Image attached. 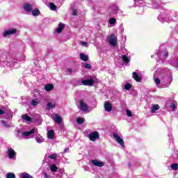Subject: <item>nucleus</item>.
I'll use <instances>...</instances> for the list:
<instances>
[{
	"label": "nucleus",
	"instance_id": "1",
	"mask_svg": "<svg viewBox=\"0 0 178 178\" xmlns=\"http://www.w3.org/2000/svg\"><path fill=\"white\" fill-rule=\"evenodd\" d=\"M16 137L19 138V140H23V138H27L31 134H34V133H37V129H32L31 131L22 132L20 130L16 131Z\"/></svg>",
	"mask_w": 178,
	"mask_h": 178
},
{
	"label": "nucleus",
	"instance_id": "2",
	"mask_svg": "<svg viewBox=\"0 0 178 178\" xmlns=\"http://www.w3.org/2000/svg\"><path fill=\"white\" fill-rule=\"evenodd\" d=\"M22 8L26 13H31V12H33V9H34V6L32 3L26 2L23 4Z\"/></svg>",
	"mask_w": 178,
	"mask_h": 178
},
{
	"label": "nucleus",
	"instance_id": "3",
	"mask_svg": "<svg viewBox=\"0 0 178 178\" xmlns=\"http://www.w3.org/2000/svg\"><path fill=\"white\" fill-rule=\"evenodd\" d=\"M108 41L112 47H115L118 42V38L115 35V34H111L110 36L108 37Z\"/></svg>",
	"mask_w": 178,
	"mask_h": 178
},
{
	"label": "nucleus",
	"instance_id": "4",
	"mask_svg": "<svg viewBox=\"0 0 178 178\" xmlns=\"http://www.w3.org/2000/svg\"><path fill=\"white\" fill-rule=\"evenodd\" d=\"M168 19H169V14L165 12L161 13L158 16V20H159V22H168Z\"/></svg>",
	"mask_w": 178,
	"mask_h": 178
},
{
	"label": "nucleus",
	"instance_id": "5",
	"mask_svg": "<svg viewBox=\"0 0 178 178\" xmlns=\"http://www.w3.org/2000/svg\"><path fill=\"white\" fill-rule=\"evenodd\" d=\"M88 137L90 141H95L96 140H98V138H99V133H98V131L91 132L90 134H89Z\"/></svg>",
	"mask_w": 178,
	"mask_h": 178
},
{
	"label": "nucleus",
	"instance_id": "6",
	"mask_svg": "<svg viewBox=\"0 0 178 178\" xmlns=\"http://www.w3.org/2000/svg\"><path fill=\"white\" fill-rule=\"evenodd\" d=\"M114 140H115V141L120 144V145H121V147H124V140H123V139H122V138H120V136H119V135H118V134L114 133L113 134Z\"/></svg>",
	"mask_w": 178,
	"mask_h": 178
},
{
	"label": "nucleus",
	"instance_id": "7",
	"mask_svg": "<svg viewBox=\"0 0 178 178\" xmlns=\"http://www.w3.org/2000/svg\"><path fill=\"white\" fill-rule=\"evenodd\" d=\"M79 108L82 112H87L88 111V105L83 100L80 101Z\"/></svg>",
	"mask_w": 178,
	"mask_h": 178
},
{
	"label": "nucleus",
	"instance_id": "8",
	"mask_svg": "<svg viewBox=\"0 0 178 178\" xmlns=\"http://www.w3.org/2000/svg\"><path fill=\"white\" fill-rule=\"evenodd\" d=\"M17 30L15 29H8L7 31H4L3 33V37H8V35H12L13 34H16Z\"/></svg>",
	"mask_w": 178,
	"mask_h": 178
},
{
	"label": "nucleus",
	"instance_id": "9",
	"mask_svg": "<svg viewBox=\"0 0 178 178\" xmlns=\"http://www.w3.org/2000/svg\"><path fill=\"white\" fill-rule=\"evenodd\" d=\"M108 12L111 16L116 15L119 12V8L117 6H112L109 8Z\"/></svg>",
	"mask_w": 178,
	"mask_h": 178
},
{
	"label": "nucleus",
	"instance_id": "10",
	"mask_svg": "<svg viewBox=\"0 0 178 178\" xmlns=\"http://www.w3.org/2000/svg\"><path fill=\"white\" fill-rule=\"evenodd\" d=\"M8 155L10 159H16V152L12 147L8 148Z\"/></svg>",
	"mask_w": 178,
	"mask_h": 178
},
{
	"label": "nucleus",
	"instance_id": "11",
	"mask_svg": "<svg viewBox=\"0 0 178 178\" xmlns=\"http://www.w3.org/2000/svg\"><path fill=\"white\" fill-rule=\"evenodd\" d=\"M52 119L54 122L58 123V124H60V123H62V118L58 114H55L54 115H53Z\"/></svg>",
	"mask_w": 178,
	"mask_h": 178
},
{
	"label": "nucleus",
	"instance_id": "12",
	"mask_svg": "<svg viewBox=\"0 0 178 178\" xmlns=\"http://www.w3.org/2000/svg\"><path fill=\"white\" fill-rule=\"evenodd\" d=\"M94 83L95 81L92 79L82 81L83 86H92Z\"/></svg>",
	"mask_w": 178,
	"mask_h": 178
},
{
	"label": "nucleus",
	"instance_id": "13",
	"mask_svg": "<svg viewBox=\"0 0 178 178\" xmlns=\"http://www.w3.org/2000/svg\"><path fill=\"white\" fill-rule=\"evenodd\" d=\"M104 109L106 112H111L113 109L112 104L109 103L108 102H106L104 103Z\"/></svg>",
	"mask_w": 178,
	"mask_h": 178
},
{
	"label": "nucleus",
	"instance_id": "14",
	"mask_svg": "<svg viewBox=\"0 0 178 178\" xmlns=\"http://www.w3.org/2000/svg\"><path fill=\"white\" fill-rule=\"evenodd\" d=\"M92 163L94 166H98V168H102L105 163L102 161H99L98 160H92Z\"/></svg>",
	"mask_w": 178,
	"mask_h": 178
},
{
	"label": "nucleus",
	"instance_id": "15",
	"mask_svg": "<svg viewBox=\"0 0 178 178\" xmlns=\"http://www.w3.org/2000/svg\"><path fill=\"white\" fill-rule=\"evenodd\" d=\"M35 140L38 144H42V143H44L45 141V139L41 136V135L38 134L35 136Z\"/></svg>",
	"mask_w": 178,
	"mask_h": 178
},
{
	"label": "nucleus",
	"instance_id": "16",
	"mask_svg": "<svg viewBox=\"0 0 178 178\" xmlns=\"http://www.w3.org/2000/svg\"><path fill=\"white\" fill-rule=\"evenodd\" d=\"M79 58L81 60H83V62H87V60H88V56L85 54L84 53H81L79 54Z\"/></svg>",
	"mask_w": 178,
	"mask_h": 178
},
{
	"label": "nucleus",
	"instance_id": "17",
	"mask_svg": "<svg viewBox=\"0 0 178 178\" xmlns=\"http://www.w3.org/2000/svg\"><path fill=\"white\" fill-rule=\"evenodd\" d=\"M64 27H65V25H63V24H62V23H60L58 24V27L56 30V33H58V34H60V33H62V31H63Z\"/></svg>",
	"mask_w": 178,
	"mask_h": 178
},
{
	"label": "nucleus",
	"instance_id": "18",
	"mask_svg": "<svg viewBox=\"0 0 178 178\" xmlns=\"http://www.w3.org/2000/svg\"><path fill=\"white\" fill-rule=\"evenodd\" d=\"M132 76L134 80L138 83H140V81H141V77H140L138 74H137V72H133Z\"/></svg>",
	"mask_w": 178,
	"mask_h": 178
},
{
	"label": "nucleus",
	"instance_id": "19",
	"mask_svg": "<svg viewBox=\"0 0 178 178\" xmlns=\"http://www.w3.org/2000/svg\"><path fill=\"white\" fill-rule=\"evenodd\" d=\"M159 105L158 104H154L152 107L151 109V113H155V112H156V111H159Z\"/></svg>",
	"mask_w": 178,
	"mask_h": 178
},
{
	"label": "nucleus",
	"instance_id": "20",
	"mask_svg": "<svg viewBox=\"0 0 178 178\" xmlns=\"http://www.w3.org/2000/svg\"><path fill=\"white\" fill-rule=\"evenodd\" d=\"M22 120H24L25 122H31V118L30 116H29L27 114H24L22 115Z\"/></svg>",
	"mask_w": 178,
	"mask_h": 178
},
{
	"label": "nucleus",
	"instance_id": "21",
	"mask_svg": "<svg viewBox=\"0 0 178 178\" xmlns=\"http://www.w3.org/2000/svg\"><path fill=\"white\" fill-rule=\"evenodd\" d=\"M44 90L47 92L52 91L54 90V85L47 84L44 86Z\"/></svg>",
	"mask_w": 178,
	"mask_h": 178
},
{
	"label": "nucleus",
	"instance_id": "22",
	"mask_svg": "<svg viewBox=\"0 0 178 178\" xmlns=\"http://www.w3.org/2000/svg\"><path fill=\"white\" fill-rule=\"evenodd\" d=\"M47 137L48 138L52 139L54 137H55V132L52 130H49L47 132Z\"/></svg>",
	"mask_w": 178,
	"mask_h": 178
},
{
	"label": "nucleus",
	"instance_id": "23",
	"mask_svg": "<svg viewBox=\"0 0 178 178\" xmlns=\"http://www.w3.org/2000/svg\"><path fill=\"white\" fill-rule=\"evenodd\" d=\"M56 105L52 102H49L47 105V109H55Z\"/></svg>",
	"mask_w": 178,
	"mask_h": 178
},
{
	"label": "nucleus",
	"instance_id": "24",
	"mask_svg": "<svg viewBox=\"0 0 178 178\" xmlns=\"http://www.w3.org/2000/svg\"><path fill=\"white\" fill-rule=\"evenodd\" d=\"M31 13L33 16H38V15H40V10H38V8H35L32 10Z\"/></svg>",
	"mask_w": 178,
	"mask_h": 178
},
{
	"label": "nucleus",
	"instance_id": "25",
	"mask_svg": "<svg viewBox=\"0 0 178 178\" xmlns=\"http://www.w3.org/2000/svg\"><path fill=\"white\" fill-rule=\"evenodd\" d=\"M20 178H33V177L31 175H29V173L24 172V173L21 174Z\"/></svg>",
	"mask_w": 178,
	"mask_h": 178
},
{
	"label": "nucleus",
	"instance_id": "26",
	"mask_svg": "<svg viewBox=\"0 0 178 178\" xmlns=\"http://www.w3.org/2000/svg\"><path fill=\"white\" fill-rule=\"evenodd\" d=\"M31 105L33 106H37L38 105V99H34L31 101Z\"/></svg>",
	"mask_w": 178,
	"mask_h": 178
},
{
	"label": "nucleus",
	"instance_id": "27",
	"mask_svg": "<svg viewBox=\"0 0 178 178\" xmlns=\"http://www.w3.org/2000/svg\"><path fill=\"white\" fill-rule=\"evenodd\" d=\"M50 170L51 172H56L58 170V167L56 166V165L53 164L50 166Z\"/></svg>",
	"mask_w": 178,
	"mask_h": 178
},
{
	"label": "nucleus",
	"instance_id": "28",
	"mask_svg": "<svg viewBox=\"0 0 178 178\" xmlns=\"http://www.w3.org/2000/svg\"><path fill=\"white\" fill-rule=\"evenodd\" d=\"M6 178H16V175L13 172H8L6 174Z\"/></svg>",
	"mask_w": 178,
	"mask_h": 178
},
{
	"label": "nucleus",
	"instance_id": "29",
	"mask_svg": "<svg viewBox=\"0 0 178 178\" xmlns=\"http://www.w3.org/2000/svg\"><path fill=\"white\" fill-rule=\"evenodd\" d=\"M122 60H124L125 63H129V62H130V59H129V57L126 55L122 56Z\"/></svg>",
	"mask_w": 178,
	"mask_h": 178
},
{
	"label": "nucleus",
	"instance_id": "30",
	"mask_svg": "<svg viewBox=\"0 0 178 178\" xmlns=\"http://www.w3.org/2000/svg\"><path fill=\"white\" fill-rule=\"evenodd\" d=\"M84 118H78L76 119V122L78 123V124H83L84 123Z\"/></svg>",
	"mask_w": 178,
	"mask_h": 178
},
{
	"label": "nucleus",
	"instance_id": "31",
	"mask_svg": "<svg viewBox=\"0 0 178 178\" xmlns=\"http://www.w3.org/2000/svg\"><path fill=\"white\" fill-rule=\"evenodd\" d=\"M49 8L51 9V10H56V6H55V4H54V3H49Z\"/></svg>",
	"mask_w": 178,
	"mask_h": 178
},
{
	"label": "nucleus",
	"instance_id": "32",
	"mask_svg": "<svg viewBox=\"0 0 178 178\" xmlns=\"http://www.w3.org/2000/svg\"><path fill=\"white\" fill-rule=\"evenodd\" d=\"M171 169L172 170H177L178 169V164L177 163H173L171 165Z\"/></svg>",
	"mask_w": 178,
	"mask_h": 178
},
{
	"label": "nucleus",
	"instance_id": "33",
	"mask_svg": "<svg viewBox=\"0 0 178 178\" xmlns=\"http://www.w3.org/2000/svg\"><path fill=\"white\" fill-rule=\"evenodd\" d=\"M131 88V84H130L129 83H127L125 84L124 86V89L127 90H129Z\"/></svg>",
	"mask_w": 178,
	"mask_h": 178
},
{
	"label": "nucleus",
	"instance_id": "34",
	"mask_svg": "<svg viewBox=\"0 0 178 178\" xmlns=\"http://www.w3.org/2000/svg\"><path fill=\"white\" fill-rule=\"evenodd\" d=\"M161 55L163 58H166L169 55V53L166 51H161Z\"/></svg>",
	"mask_w": 178,
	"mask_h": 178
},
{
	"label": "nucleus",
	"instance_id": "35",
	"mask_svg": "<svg viewBox=\"0 0 178 178\" xmlns=\"http://www.w3.org/2000/svg\"><path fill=\"white\" fill-rule=\"evenodd\" d=\"M109 23H110V24H115L116 23V19L110 18Z\"/></svg>",
	"mask_w": 178,
	"mask_h": 178
},
{
	"label": "nucleus",
	"instance_id": "36",
	"mask_svg": "<svg viewBox=\"0 0 178 178\" xmlns=\"http://www.w3.org/2000/svg\"><path fill=\"white\" fill-rule=\"evenodd\" d=\"M83 67H85V69H91V65L89 63H83Z\"/></svg>",
	"mask_w": 178,
	"mask_h": 178
},
{
	"label": "nucleus",
	"instance_id": "37",
	"mask_svg": "<svg viewBox=\"0 0 178 178\" xmlns=\"http://www.w3.org/2000/svg\"><path fill=\"white\" fill-rule=\"evenodd\" d=\"M170 107L171 108L172 111L175 112V109H176V104H175V103H172Z\"/></svg>",
	"mask_w": 178,
	"mask_h": 178
},
{
	"label": "nucleus",
	"instance_id": "38",
	"mask_svg": "<svg viewBox=\"0 0 178 178\" xmlns=\"http://www.w3.org/2000/svg\"><path fill=\"white\" fill-rule=\"evenodd\" d=\"M172 76L170 75L168 77H167V83L168 85H170V83H172Z\"/></svg>",
	"mask_w": 178,
	"mask_h": 178
},
{
	"label": "nucleus",
	"instance_id": "39",
	"mask_svg": "<svg viewBox=\"0 0 178 178\" xmlns=\"http://www.w3.org/2000/svg\"><path fill=\"white\" fill-rule=\"evenodd\" d=\"M126 113H127V115L129 118H131V116H133V114L131 113V111H130L129 110H127Z\"/></svg>",
	"mask_w": 178,
	"mask_h": 178
},
{
	"label": "nucleus",
	"instance_id": "40",
	"mask_svg": "<svg viewBox=\"0 0 178 178\" xmlns=\"http://www.w3.org/2000/svg\"><path fill=\"white\" fill-rule=\"evenodd\" d=\"M152 8H153V9H159L160 6L159 4H153Z\"/></svg>",
	"mask_w": 178,
	"mask_h": 178
},
{
	"label": "nucleus",
	"instance_id": "41",
	"mask_svg": "<svg viewBox=\"0 0 178 178\" xmlns=\"http://www.w3.org/2000/svg\"><path fill=\"white\" fill-rule=\"evenodd\" d=\"M154 81L155 83L157 84V86H159V84H161V79H159V78L155 79Z\"/></svg>",
	"mask_w": 178,
	"mask_h": 178
},
{
	"label": "nucleus",
	"instance_id": "42",
	"mask_svg": "<svg viewBox=\"0 0 178 178\" xmlns=\"http://www.w3.org/2000/svg\"><path fill=\"white\" fill-rule=\"evenodd\" d=\"M49 158H50V159H56V154H52L49 156Z\"/></svg>",
	"mask_w": 178,
	"mask_h": 178
},
{
	"label": "nucleus",
	"instance_id": "43",
	"mask_svg": "<svg viewBox=\"0 0 178 178\" xmlns=\"http://www.w3.org/2000/svg\"><path fill=\"white\" fill-rule=\"evenodd\" d=\"M1 123H2L3 126H4V127H9V125L8 124V123H6V122L2 120Z\"/></svg>",
	"mask_w": 178,
	"mask_h": 178
},
{
	"label": "nucleus",
	"instance_id": "44",
	"mask_svg": "<svg viewBox=\"0 0 178 178\" xmlns=\"http://www.w3.org/2000/svg\"><path fill=\"white\" fill-rule=\"evenodd\" d=\"M81 45H83V47H86L87 48V47H88V43H87V42H81Z\"/></svg>",
	"mask_w": 178,
	"mask_h": 178
},
{
	"label": "nucleus",
	"instance_id": "45",
	"mask_svg": "<svg viewBox=\"0 0 178 178\" xmlns=\"http://www.w3.org/2000/svg\"><path fill=\"white\" fill-rule=\"evenodd\" d=\"M72 15H73V16H76L77 15V10L73 9L72 10Z\"/></svg>",
	"mask_w": 178,
	"mask_h": 178
},
{
	"label": "nucleus",
	"instance_id": "46",
	"mask_svg": "<svg viewBox=\"0 0 178 178\" xmlns=\"http://www.w3.org/2000/svg\"><path fill=\"white\" fill-rule=\"evenodd\" d=\"M19 62H22L23 60H24V56H20V58H19Z\"/></svg>",
	"mask_w": 178,
	"mask_h": 178
},
{
	"label": "nucleus",
	"instance_id": "47",
	"mask_svg": "<svg viewBox=\"0 0 178 178\" xmlns=\"http://www.w3.org/2000/svg\"><path fill=\"white\" fill-rule=\"evenodd\" d=\"M5 113V111L2 109H0V115H3Z\"/></svg>",
	"mask_w": 178,
	"mask_h": 178
},
{
	"label": "nucleus",
	"instance_id": "48",
	"mask_svg": "<svg viewBox=\"0 0 178 178\" xmlns=\"http://www.w3.org/2000/svg\"><path fill=\"white\" fill-rule=\"evenodd\" d=\"M44 178H49V176L48 175V174L44 173Z\"/></svg>",
	"mask_w": 178,
	"mask_h": 178
},
{
	"label": "nucleus",
	"instance_id": "49",
	"mask_svg": "<svg viewBox=\"0 0 178 178\" xmlns=\"http://www.w3.org/2000/svg\"><path fill=\"white\" fill-rule=\"evenodd\" d=\"M67 71L69 72V73H73V70H72V69L68 68Z\"/></svg>",
	"mask_w": 178,
	"mask_h": 178
},
{
	"label": "nucleus",
	"instance_id": "50",
	"mask_svg": "<svg viewBox=\"0 0 178 178\" xmlns=\"http://www.w3.org/2000/svg\"><path fill=\"white\" fill-rule=\"evenodd\" d=\"M68 151H69V148H65V149H64V152H68Z\"/></svg>",
	"mask_w": 178,
	"mask_h": 178
},
{
	"label": "nucleus",
	"instance_id": "51",
	"mask_svg": "<svg viewBox=\"0 0 178 178\" xmlns=\"http://www.w3.org/2000/svg\"><path fill=\"white\" fill-rule=\"evenodd\" d=\"M138 3H140V5H143V0H138Z\"/></svg>",
	"mask_w": 178,
	"mask_h": 178
},
{
	"label": "nucleus",
	"instance_id": "52",
	"mask_svg": "<svg viewBox=\"0 0 178 178\" xmlns=\"http://www.w3.org/2000/svg\"><path fill=\"white\" fill-rule=\"evenodd\" d=\"M175 67H178V62L175 63Z\"/></svg>",
	"mask_w": 178,
	"mask_h": 178
},
{
	"label": "nucleus",
	"instance_id": "53",
	"mask_svg": "<svg viewBox=\"0 0 178 178\" xmlns=\"http://www.w3.org/2000/svg\"><path fill=\"white\" fill-rule=\"evenodd\" d=\"M129 166H130V163H128Z\"/></svg>",
	"mask_w": 178,
	"mask_h": 178
},
{
	"label": "nucleus",
	"instance_id": "54",
	"mask_svg": "<svg viewBox=\"0 0 178 178\" xmlns=\"http://www.w3.org/2000/svg\"><path fill=\"white\" fill-rule=\"evenodd\" d=\"M135 2H136L137 1V0H134Z\"/></svg>",
	"mask_w": 178,
	"mask_h": 178
}]
</instances>
